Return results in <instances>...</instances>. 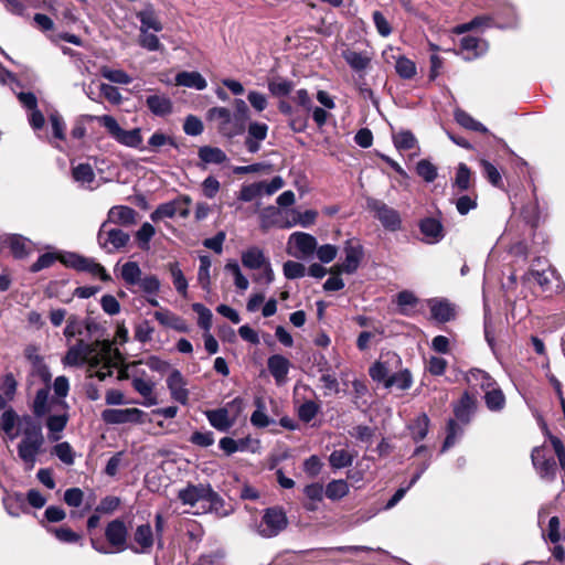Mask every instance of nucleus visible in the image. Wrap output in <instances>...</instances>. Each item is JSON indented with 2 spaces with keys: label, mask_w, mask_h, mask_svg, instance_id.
Instances as JSON below:
<instances>
[{
  "label": "nucleus",
  "mask_w": 565,
  "mask_h": 565,
  "mask_svg": "<svg viewBox=\"0 0 565 565\" xmlns=\"http://www.w3.org/2000/svg\"><path fill=\"white\" fill-rule=\"evenodd\" d=\"M178 499L184 505H199L202 513H212L225 518L233 513V507L227 503L210 483H189L178 491Z\"/></svg>",
  "instance_id": "obj_1"
},
{
  "label": "nucleus",
  "mask_w": 565,
  "mask_h": 565,
  "mask_svg": "<svg viewBox=\"0 0 565 565\" xmlns=\"http://www.w3.org/2000/svg\"><path fill=\"white\" fill-rule=\"evenodd\" d=\"M206 118L214 122L218 134L227 139L242 135L246 129V125L226 107L210 108Z\"/></svg>",
  "instance_id": "obj_2"
},
{
  "label": "nucleus",
  "mask_w": 565,
  "mask_h": 565,
  "mask_svg": "<svg viewBox=\"0 0 565 565\" xmlns=\"http://www.w3.org/2000/svg\"><path fill=\"white\" fill-rule=\"evenodd\" d=\"M88 120H97L102 126H104L109 135L119 143L130 147V148H140L142 143L141 130L140 128H135L131 130L122 129L117 120L109 115L103 116H92L87 115Z\"/></svg>",
  "instance_id": "obj_3"
},
{
  "label": "nucleus",
  "mask_w": 565,
  "mask_h": 565,
  "mask_svg": "<svg viewBox=\"0 0 565 565\" xmlns=\"http://www.w3.org/2000/svg\"><path fill=\"white\" fill-rule=\"evenodd\" d=\"M288 525V519L280 507H271L264 510L262 519L254 525L255 532L265 539H271L282 532Z\"/></svg>",
  "instance_id": "obj_4"
},
{
  "label": "nucleus",
  "mask_w": 565,
  "mask_h": 565,
  "mask_svg": "<svg viewBox=\"0 0 565 565\" xmlns=\"http://www.w3.org/2000/svg\"><path fill=\"white\" fill-rule=\"evenodd\" d=\"M366 206L386 231L398 232L402 230V217L397 210L374 198L366 200Z\"/></svg>",
  "instance_id": "obj_5"
},
{
  "label": "nucleus",
  "mask_w": 565,
  "mask_h": 565,
  "mask_svg": "<svg viewBox=\"0 0 565 565\" xmlns=\"http://www.w3.org/2000/svg\"><path fill=\"white\" fill-rule=\"evenodd\" d=\"M531 460L535 472L543 481L553 482L556 479L557 463L545 445L532 449Z\"/></svg>",
  "instance_id": "obj_6"
},
{
  "label": "nucleus",
  "mask_w": 565,
  "mask_h": 565,
  "mask_svg": "<svg viewBox=\"0 0 565 565\" xmlns=\"http://www.w3.org/2000/svg\"><path fill=\"white\" fill-rule=\"evenodd\" d=\"M344 260L332 267L331 271L335 274H354L364 256L363 246L356 238H349L344 242L343 246Z\"/></svg>",
  "instance_id": "obj_7"
},
{
  "label": "nucleus",
  "mask_w": 565,
  "mask_h": 565,
  "mask_svg": "<svg viewBox=\"0 0 565 565\" xmlns=\"http://www.w3.org/2000/svg\"><path fill=\"white\" fill-rule=\"evenodd\" d=\"M130 239L129 234L120 228H108L107 222H104L97 233V242L100 248L106 253L113 254L124 248Z\"/></svg>",
  "instance_id": "obj_8"
},
{
  "label": "nucleus",
  "mask_w": 565,
  "mask_h": 565,
  "mask_svg": "<svg viewBox=\"0 0 565 565\" xmlns=\"http://www.w3.org/2000/svg\"><path fill=\"white\" fill-rule=\"evenodd\" d=\"M317 238L305 232H295L288 239V253L297 258L312 257L317 249Z\"/></svg>",
  "instance_id": "obj_9"
},
{
  "label": "nucleus",
  "mask_w": 565,
  "mask_h": 565,
  "mask_svg": "<svg viewBox=\"0 0 565 565\" xmlns=\"http://www.w3.org/2000/svg\"><path fill=\"white\" fill-rule=\"evenodd\" d=\"M143 416L139 408H107L102 412V419L109 425L141 424Z\"/></svg>",
  "instance_id": "obj_10"
},
{
  "label": "nucleus",
  "mask_w": 565,
  "mask_h": 565,
  "mask_svg": "<svg viewBox=\"0 0 565 565\" xmlns=\"http://www.w3.org/2000/svg\"><path fill=\"white\" fill-rule=\"evenodd\" d=\"M418 228L423 235L422 242L428 245L440 243L445 236V227L439 218L427 216L418 222Z\"/></svg>",
  "instance_id": "obj_11"
},
{
  "label": "nucleus",
  "mask_w": 565,
  "mask_h": 565,
  "mask_svg": "<svg viewBox=\"0 0 565 565\" xmlns=\"http://www.w3.org/2000/svg\"><path fill=\"white\" fill-rule=\"evenodd\" d=\"M19 434L22 435L20 443L31 445H44L42 426L31 415H23L20 419Z\"/></svg>",
  "instance_id": "obj_12"
},
{
  "label": "nucleus",
  "mask_w": 565,
  "mask_h": 565,
  "mask_svg": "<svg viewBox=\"0 0 565 565\" xmlns=\"http://www.w3.org/2000/svg\"><path fill=\"white\" fill-rule=\"evenodd\" d=\"M57 405L62 408V412L49 415L45 422V426L49 430V438L52 441L61 439V434L65 429L70 419L67 403L65 401H58Z\"/></svg>",
  "instance_id": "obj_13"
},
{
  "label": "nucleus",
  "mask_w": 565,
  "mask_h": 565,
  "mask_svg": "<svg viewBox=\"0 0 565 565\" xmlns=\"http://www.w3.org/2000/svg\"><path fill=\"white\" fill-rule=\"evenodd\" d=\"M94 351L95 349L90 343L79 339L75 344L68 348L63 363L68 366H82L87 362Z\"/></svg>",
  "instance_id": "obj_14"
},
{
  "label": "nucleus",
  "mask_w": 565,
  "mask_h": 565,
  "mask_svg": "<svg viewBox=\"0 0 565 565\" xmlns=\"http://www.w3.org/2000/svg\"><path fill=\"white\" fill-rule=\"evenodd\" d=\"M268 125L259 121H250L247 126L244 145L249 153L260 150L262 142L267 138Z\"/></svg>",
  "instance_id": "obj_15"
},
{
  "label": "nucleus",
  "mask_w": 565,
  "mask_h": 565,
  "mask_svg": "<svg viewBox=\"0 0 565 565\" xmlns=\"http://www.w3.org/2000/svg\"><path fill=\"white\" fill-rule=\"evenodd\" d=\"M488 51V43L472 35H465L460 39L459 54L466 61L476 60Z\"/></svg>",
  "instance_id": "obj_16"
},
{
  "label": "nucleus",
  "mask_w": 565,
  "mask_h": 565,
  "mask_svg": "<svg viewBox=\"0 0 565 565\" xmlns=\"http://www.w3.org/2000/svg\"><path fill=\"white\" fill-rule=\"evenodd\" d=\"M19 100L23 107L29 110L28 120L34 131L43 129L45 118L43 114L38 109V99L33 93H20Z\"/></svg>",
  "instance_id": "obj_17"
},
{
  "label": "nucleus",
  "mask_w": 565,
  "mask_h": 565,
  "mask_svg": "<svg viewBox=\"0 0 565 565\" xmlns=\"http://www.w3.org/2000/svg\"><path fill=\"white\" fill-rule=\"evenodd\" d=\"M105 537L117 551H124L127 547L128 537V530L124 521L120 519L110 521L105 529Z\"/></svg>",
  "instance_id": "obj_18"
},
{
  "label": "nucleus",
  "mask_w": 565,
  "mask_h": 565,
  "mask_svg": "<svg viewBox=\"0 0 565 565\" xmlns=\"http://www.w3.org/2000/svg\"><path fill=\"white\" fill-rule=\"evenodd\" d=\"M477 411V398L465 392L460 399L454 404V414L457 422L467 425L471 422Z\"/></svg>",
  "instance_id": "obj_19"
},
{
  "label": "nucleus",
  "mask_w": 565,
  "mask_h": 565,
  "mask_svg": "<svg viewBox=\"0 0 565 565\" xmlns=\"http://www.w3.org/2000/svg\"><path fill=\"white\" fill-rule=\"evenodd\" d=\"M167 386L170 391L172 399L186 405L189 401V391L186 390V381L179 370H172L167 379Z\"/></svg>",
  "instance_id": "obj_20"
},
{
  "label": "nucleus",
  "mask_w": 565,
  "mask_h": 565,
  "mask_svg": "<svg viewBox=\"0 0 565 565\" xmlns=\"http://www.w3.org/2000/svg\"><path fill=\"white\" fill-rule=\"evenodd\" d=\"M210 425L218 431H228L236 423V415H231L227 407L205 412Z\"/></svg>",
  "instance_id": "obj_21"
},
{
  "label": "nucleus",
  "mask_w": 565,
  "mask_h": 565,
  "mask_svg": "<svg viewBox=\"0 0 565 565\" xmlns=\"http://www.w3.org/2000/svg\"><path fill=\"white\" fill-rule=\"evenodd\" d=\"M145 371L132 375L131 385L134 390L145 398L143 405L152 406L157 404V398L153 396L156 383L152 380L145 377Z\"/></svg>",
  "instance_id": "obj_22"
},
{
  "label": "nucleus",
  "mask_w": 565,
  "mask_h": 565,
  "mask_svg": "<svg viewBox=\"0 0 565 565\" xmlns=\"http://www.w3.org/2000/svg\"><path fill=\"white\" fill-rule=\"evenodd\" d=\"M136 17L140 22L139 30H149L156 33L163 30V24L151 3H146L143 9L136 13Z\"/></svg>",
  "instance_id": "obj_23"
},
{
  "label": "nucleus",
  "mask_w": 565,
  "mask_h": 565,
  "mask_svg": "<svg viewBox=\"0 0 565 565\" xmlns=\"http://www.w3.org/2000/svg\"><path fill=\"white\" fill-rule=\"evenodd\" d=\"M108 223H114L122 226H130L137 222V212L126 205H116L108 211L107 220Z\"/></svg>",
  "instance_id": "obj_24"
},
{
  "label": "nucleus",
  "mask_w": 565,
  "mask_h": 565,
  "mask_svg": "<svg viewBox=\"0 0 565 565\" xmlns=\"http://www.w3.org/2000/svg\"><path fill=\"white\" fill-rule=\"evenodd\" d=\"M267 366L276 384L280 385L286 382L290 369V362L287 358L280 354L270 355L267 360Z\"/></svg>",
  "instance_id": "obj_25"
},
{
  "label": "nucleus",
  "mask_w": 565,
  "mask_h": 565,
  "mask_svg": "<svg viewBox=\"0 0 565 565\" xmlns=\"http://www.w3.org/2000/svg\"><path fill=\"white\" fill-rule=\"evenodd\" d=\"M20 419L21 417L12 407L4 409L0 415V430H2L10 440L19 436Z\"/></svg>",
  "instance_id": "obj_26"
},
{
  "label": "nucleus",
  "mask_w": 565,
  "mask_h": 565,
  "mask_svg": "<svg viewBox=\"0 0 565 565\" xmlns=\"http://www.w3.org/2000/svg\"><path fill=\"white\" fill-rule=\"evenodd\" d=\"M146 105L154 116L159 117L168 116L173 110L171 98L164 94L149 95L146 98Z\"/></svg>",
  "instance_id": "obj_27"
},
{
  "label": "nucleus",
  "mask_w": 565,
  "mask_h": 565,
  "mask_svg": "<svg viewBox=\"0 0 565 565\" xmlns=\"http://www.w3.org/2000/svg\"><path fill=\"white\" fill-rule=\"evenodd\" d=\"M56 404L54 399H50V387L45 386L36 391L31 409L34 418L44 417L51 409V406Z\"/></svg>",
  "instance_id": "obj_28"
},
{
  "label": "nucleus",
  "mask_w": 565,
  "mask_h": 565,
  "mask_svg": "<svg viewBox=\"0 0 565 565\" xmlns=\"http://www.w3.org/2000/svg\"><path fill=\"white\" fill-rule=\"evenodd\" d=\"M466 381L471 388H480L483 392H487L497 383L488 372L481 369L469 370L466 374Z\"/></svg>",
  "instance_id": "obj_29"
},
{
  "label": "nucleus",
  "mask_w": 565,
  "mask_h": 565,
  "mask_svg": "<svg viewBox=\"0 0 565 565\" xmlns=\"http://www.w3.org/2000/svg\"><path fill=\"white\" fill-rule=\"evenodd\" d=\"M284 216H286V211H281L275 206H268L264 209L260 214V227L263 230H268L274 226L287 228L285 226L287 221H285Z\"/></svg>",
  "instance_id": "obj_30"
},
{
  "label": "nucleus",
  "mask_w": 565,
  "mask_h": 565,
  "mask_svg": "<svg viewBox=\"0 0 565 565\" xmlns=\"http://www.w3.org/2000/svg\"><path fill=\"white\" fill-rule=\"evenodd\" d=\"M431 318L438 322H448L455 318V307L447 300L429 301Z\"/></svg>",
  "instance_id": "obj_31"
},
{
  "label": "nucleus",
  "mask_w": 565,
  "mask_h": 565,
  "mask_svg": "<svg viewBox=\"0 0 565 565\" xmlns=\"http://www.w3.org/2000/svg\"><path fill=\"white\" fill-rule=\"evenodd\" d=\"M183 202L185 205L191 203V199L189 196H182L179 201H170L160 204L151 214L150 218L152 222H159L162 218H172L178 213V205Z\"/></svg>",
  "instance_id": "obj_32"
},
{
  "label": "nucleus",
  "mask_w": 565,
  "mask_h": 565,
  "mask_svg": "<svg viewBox=\"0 0 565 565\" xmlns=\"http://www.w3.org/2000/svg\"><path fill=\"white\" fill-rule=\"evenodd\" d=\"M342 56L354 72H364L372 60L367 52H358L351 49L344 50Z\"/></svg>",
  "instance_id": "obj_33"
},
{
  "label": "nucleus",
  "mask_w": 565,
  "mask_h": 565,
  "mask_svg": "<svg viewBox=\"0 0 565 565\" xmlns=\"http://www.w3.org/2000/svg\"><path fill=\"white\" fill-rule=\"evenodd\" d=\"M390 360L383 361L380 360L375 362L369 370L370 376L375 382L385 383L386 379L392 375V366L390 361L399 363L401 359L396 354H387Z\"/></svg>",
  "instance_id": "obj_34"
},
{
  "label": "nucleus",
  "mask_w": 565,
  "mask_h": 565,
  "mask_svg": "<svg viewBox=\"0 0 565 565\" xmlns=\"http://www.w3.org/2000/svg\"><path fill=\"white\" fill-rule=\"evenodd\" d=\"M303 494L307 499L303 503V508L307 511L315 512L318 510V503L323 500L326 492L321 483L312 482L303 488Z\"/></svg>",
  "instance_id": "obj_35"
},
{
  "label": "nucleus",
  "mask_w": 565,
  "mask_h": 565,
  "mask_svg": "<svg viewBox=\"0 0 565 565\" xmlns=\"http://www.w3.org/2000/svg\"><path fill=\"white\" fill-rule=\"evenodd\" d=\"M153 316H154L156 320L163 327L171 328L179 332H188L189 331V326L185 322V320L167 309L156 311L153 313Z\"/></svg>",
  "instance_id": "obj_36"
},
{
  "label": "nucleus",
  "mask_w": 565,
  "mask_h": 565,
  "mask_svg": "<svg viewBox=\"0 0 565 565\" xmlns=\"http://www.w3.org/2000/svg\"><path fill=\"white\" fill-rule=\"evenodd\" d=\"M135 542L140 550H134L136 553H148L154 543V535L149 523L138 525L134 533Z\"/></svg>",
  "instance_id": "obj_37"
},
{
  "label": "nucleus",
  "mask_w": 565,
  "mask_h": 565,
  "mask_svg": "<svg viewBox=\"0 0 565 565\" xmlns=\"http://www.w3.org/2000/svg\"><path fill=\"white\" fill-rule=\"evenodd\" d=\"M72 178L81 188L92 189L95 173L89 163H78L72 166Z\"/></svg>",
  "instance_id": "obj_38"
},
{
  "label": "nucleus",
  "mask_w": 565,
  "mask_h": 565,
  "mask_svg": "<svg viewBox=\"0 0 565 565\" xmlns=\"http://www.w3.org/2000/svg\"><path fill=\"white\" fill-rule=\"evenodd\" d=\"M256 409L250 415V424L256 428H266L275 423L266 413V403L262 396L254 398Z\"/></svg>",
  "instance_id": "obj_39"
},
{
  "label": "nucleus",
  "mask_w": 565,
  "mask_h": 565,
  "mask_svg": "<svg viewBox=\"0 0 565 565\" xmlns=\"http://www.w3.org/2000/svg\"><path fill=\"white\" fill-rule=\"evenodd\" d=\"M268 262L259 247L252 246L242 253V264L248 269H259Z\"/></svg>",
  "instance_id": "obj_40"
},
{
  "label": "nucleus",
  "mask_w": 565,
  "mask_h": 565,
  "mask_svg": "<svg viewBox=\"0 0 565 565\" xmlns=\"http://www.w3.org/2000/svg\"><path fill=\"white\" fill-rule=\"evenodd\" d=\"M6 243L15 258L25 257L32 249L31 241L19 234H10Z\"/></svg>",
  "instance_id": "obj_41"
},
{
  "label": "nucleus",
  "mask_w": 565,
  "mask_h": 565,
  "mask_svg": "<svg viewBox=\"0 0 565 565\" xmlns=\"http://www.w3.org/2000/svg\"><path fill=\"white\" fill-rule=\"evenodd\" d=\"M483 398L486 406L490 412L499 413L505 407V396L498 383L484 392Z\"/></svg>",
  "instance_id": "obj_42"
},
{
  "label": "nucleus",
  "mask_w": 565,
  "mask_h": 565,
  "mask_svg": "<svg viewBox=\"0 0 565 565\" xmlns=\"http://www.w3.org/2000/svg\"><path fill=\"white\" fill-rule=\"evenodd\" d=\"M318 213L315 210H307L305 212H299L295 209L286 210V216H291V221H287L285 226L290 228L297 224L302 227H308L315 223Z\"/></svg>",
  "instance_id": "obj_43"
},
{
  "label": "nucleus",
  "mask_w": 565,
  "mask_h": 565,
  "mask_svg": "<svg viewBox=\"0 0 565 565\" xmlns=\"http://www.w3.org/2000/svg\"><path fill=\"white\" fill-rule=\"evenodd\" d=\"M175 84L183 87L202 90L207 86L205 78L199 72H181L175 76Z\"/></svg>",
  "instance_id": "obj_44"
},
{
  "label": "nucleus",
  "mask_w": 565,
  "mask_h": 565,
  "mask_svg": "<svg viewBox=\"0 0 565 565\" xmlns=\"http://www.w3.org/2000/svg\"><path fill=\"white\" fill-rule=\"evenodd\" d=\"M49 120L51 125L52 136L49 137L47 140L50 143L54 145L55 147H58L56 141L65 140V121L56 110L50 113Z\"/></svg>",
  "instance_id": "obj_45"
},
{
  "label": "nucleus",
  "mask_w": 565,
  "mask_h": 565,
  "mask_svg": "<svg viewBox=\"0 0 565 565\" xmlns=\"http://www.w3.org/2000/svg\"><path fill=\"white\" fill-rule=\"evenodd\" d=\"M198 156L205 164H222L227 161L226 153L217 147L202 146L199 148Z\"/></svg>",
  "instance_id": "obj_46"
},
{
  "label": "nucleus",
  "mask_w": 565,
  "mask_h": 565,
  "mask_svg": "<svg viewBox=\"0 0 565 565\" xmlns=\"http://www.w3.org/2000/svg\"><path fill=\"white\" fill-rule=\"evenodd\" d=\"M43 446L19 443L17 450L19 458L24 462L28 469L35 466L38 456L42 451Z\"/></svg>",
  "instance_id": "obj_47"
},
{
  "label": "nucleus",
  "mask_w": 565,
  "mask_h": 565,
  "mask_svg": "<svg viewBox=\"0 0 565 565\" xmlns=\"http://www.w3.org/2000/svg\"><path fill=\"white\" fill-rule=\"evenodd\" d=\"M413 385L412 373L405 369L399 372L392 373L384 383L385 388L396 387L401 391H406Z\"/></svg>",
  "instance_id": "obj_48"
},
{
  "label": "nucleus",
  "mask_w": 565,
  "mask_h": 565,
  "mask_svg": "<svg viewBox=\"0 0 565 565\" xmlns=\"http://www.w3.org/2000/svg\"><path fill=\"white\" fill-rule=\"evenodd\" d=\"M430 420L427 414H419L408 426L412 438L415 443H419L426 438L429 430Z\"/></svg>",
  "instance_id": "obj_49"
},
{
  "label": "nucleus",
  "mask_w": 565,
  "mask_h": 565,
  "mask_svg": "<svg viewBox=\"0 0 565 565\" xmlns=\"http://www.w3.org/2000/svg\"><path fill=\"white\" fill-rule=\"evenodd\" d=\"M455 119L461 127L466 129L481 134L489 132L488 128L483 124L472 118L467 111L462 109L455 110Z\"/></svg>",
  "instance_id": "obj_50"
},
{
  "label": "nucleus",
  "mask_w": 565,
  "mask_h": 565,
  "mask_svg": "<svg viewBox=\"0 0 565 565\" xmlns=\"http://www.w3.org/2000/svg\"><path fill=\"white\" fill-rule=\"evenodd\" d=\"M168 268H169V271H170V275L172 278V282H173V286H174L177 292L179 295H181L182 297H186L189 284H188V280H186L183 271L180 268L179 263H177V262L170 263L168 265Z\"/></svg>",
  "instance_id": "obj_51"
},
{
  "label": "nucleus",
  "mask_w": 565,
  "mask_h": 565,
  "mask_svg": "<svg viewBox=\"0 0 565 565\" xmlns=\"http://www.w3.org/2000/svg\"><path fill=\"white\" fill-rule=\"evenodd\" d=\"M84 329L86 331H90L92 327L90 323L86 321L79 320L76 316H70L67 319L66 327L64 329V335L67 340L73 339L76 335H82L84 332Z\"/></svg>",
  "instance_id": "obj_52"
},
{
  "label": "nucleus",
  "mask_w": 565,
  "mask_h": 565,
  "mask_svg": "<svg viewBox=\"0 0 565 565\" xmlns=\"http://www.w3.org/2000/svg\"><path fill=\"white\" fill-rule=\"evenodd\" d=\"M349 484L343 479L332 480L330 481L326 489V497L332 501L340 500L344 498L349 493Z\"/></svg>",
  "instance_id": "obj_53"
},
{
  "label": "nucleus",
  "mask_w": 565,
  "mask_h": 565,
  "mask_svg": "<svg viewBox=\"0 0 565 565\" xmlns=\"http://www.w3.org/2000/svg\"><path fill=\"white\" fill-rule=\"evenodd\" d=\"M212 266V262L210 256L202 255L200 256V266L198 271V281L203 290L206 292L211 291V276L210 269Z\"/></svg>",
  "instance_id": "obj_54"
},
{
  "label": "nucleus",
  "mask_w": 565,
  "mask_h": 565,
  "mask_svg": "<svg viewBox=\"0 0 565 565\" xmlns=\"http://www.w3.org/2000/svg\"><path fill=\"white\" fill-rule=\"evenodd\" d=\"M462 435L463 429L458 425L457 420L449 419L447 423V435L440 451L446 452L450 447H452L458 441V439Z\"/></svg>",
  "instance_id": "obj_55"
},
{
  "label": "nucleus",
  "mask_w": 565,
  "mask_h": 565,
  "mask_svg": "<svg viewBox=\"0 0 565 565\" xmlns=\"http://www.w3.org/2000/svg\"><path fill=\"white\" fill-rule=\"evenodd\" d=\"M354 456L345 449H335L329 456V463L333 469H342L352 465Z\"/></svg>",
  "instance_id": "obj_56"
},
{
  "label": "nucleus",
  "mask_w": 565,
  "mask_h": 565,
  "mask_svg": "<svg viewBox=\"0 0 565 565\" xmlns=\"http://www.w3.org/2000/svg\"><path fill=\"white\" fill-rule=\"evenodd\" d=\"M3 504L8 514L19 516L24 509L25 500L22 493H13L3 499Z\"/></svg>",
  "instance_id": "obj_57"
},
{
  "label": "nucleus",
  "mask_w": 565,
  "mask_h": 565,
  "mask_svg": "<svg viewBox=\"0 0 565 565\" xmlns=\"http://www.w3.org/2000/svg\"><path fill=\"white\" fill-rule=\"evenodd\" d=\"M268 89L275 97H285L294 89V83L286 78H273L268 82Z\"/></svg>",
  "instance_id": "obj_58"
},
{
  "label": "nucleus",
  "mask_w": 565,
  "mask_h": 565,
  "mask_svg": "<svg viewBox=\"0 0 565 565\" xmlns=\"http://www.w3.org/2000/svg\"><path fill=\"white\" fill-rule=\"evenodd\" d=\"M52 454L56 456L64 465L72 466L75 462V452L67 441L56 444L52 448Z\"/></svg>",
  "instance_id": "obj_59"
},
{
  "label": "nucleus",
  "mask_w": 565,
  "mask_h": 565,
  "mask_svg": "<svg viewBox=\"0 0 565 565\" xmlns=\"http://www.w3.org/2000/svg\"><path fill=\"white\" fill-rule=\"evenodd\" d=\"M471 185V171L466 163H459L452 183L454 188H457L460 192L469 190Z\"/></svg>",
  "instance_id": "obj_60"
},
{
  "label": "nucleus",
  "mask_w": 565,
  "mask_h": 565,
  "mask_svg": "<svg viewBox=\"0 0 565 565\" xmlns=\"http://www.w3.org/2000/svg\"><path fill=\"white\" fill-rule=\"evenodd\" d=\"M141 274V269L136 262H127L121 267V277L127 285H137L142 277Z\"/></svg>",
  "instance_id": "obj_61"
},
{
  "label": "nucleus",
  "mask_w": 565,
  "mask_h": 565,
  "mask_svg": "<svg viewBox=\"0 0 565 565\" xmlns=\"http://www.w3.org/2000/svg\"><path fill=\"white\" fill-rule=\"evenodd\" d=\"M395 70L399 77L411 79L416 75L415 63L406 56H398L395 63Z\"/></svg>",
  "instance_id": "obj_62"
},
{
  "label": "nucleus",
  "mask_w": 565,
  "mask_h": 565,
  "mask_svg": "<svg viewBox=\"0 0 565 565\" xmlns=\"http://www.w3.org/2000/svg\"><path fill=\"white\" fill-rule=\"evenodd\" d=\"M139 45L150 52L159 51L162 47L159 38L149 30H139Z\"/></svg>",
  "instance_id": "obj_63"
},
{
  "label": "nucleus",
  "mask_w": 565,
  "mask_h": 565,
  "mask_svg": "<svg viewBox=\"0 0 565 565\" xmlns=\"http://www.w3.org/2000/svg\"><path fill=\"white\" fill-rule=\"evenodd\" d=\"M137 286L147 296H157L160 290V280L154 275L141 277Z\"/></svg>",
  "instance_id": "obj_64"
}]
</instances>
